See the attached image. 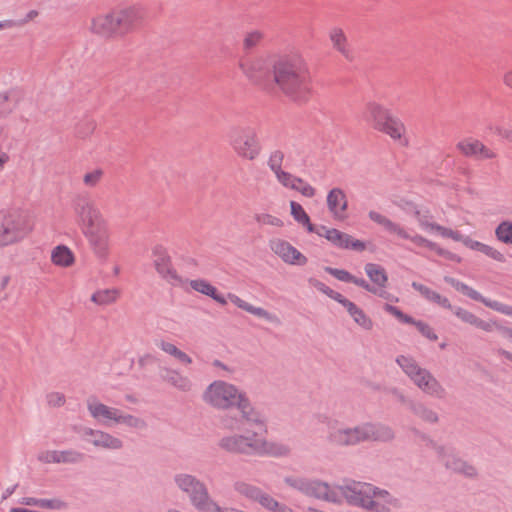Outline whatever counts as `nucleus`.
<instances>
[{"label": "nucleus", "instance_id": "51", "mask_svg": "<svg viewBox=\"0 0 512 512\" xmlns=\"http://www.w3.org/2000/svg\"><path fill=\"white\" fill-rule=\"evenodd\" d=\"M103 175L104 171L101 168L93 169L83 175V183L86 187L94 188L101 182Z\"/></svg>", "mask_w": 512, "mask_h": 512}, {"label": "nucleus", "instance_id": "11", "mask_svg": "<svg viewBox=\"0 0 512 512\" xmlns=\"http://www.w3.org/2000/svg\"><path fill=\"white\" fill-rule=\"evenodd\" d=\"M283 481L287 486L299 491L307 497L336 504L341 503V498L336 488H331L326 482L299 476H286Z\"/></svg>", "mask_w": 512, "mask_h": 512}, {"label": "nucleus", "instance_id": "9", "mask_svg": "<svg viewBox=\"0 0 512 512\" xmlns=\"http://www.w3.org/2000/svg\"><path fill=\"white\" fill-rule=\"evenodd\" d=\"M229 144L239 158L247 161L256 160L262 152L258 133L251 126L233 128L229 134Z\"/></svg>", "mask_w": 512, "mask_h": 512}, {"label": "nucleus", "instance_id": "35", "mask_svg": "<svg viewBox=\"0 0 512 512\" xmlns=\"http://www.w3.org/2000/svg\"><path fill=\"white\" fill-rule=\"evenodd\" d=\"M20 503L27 506H37L51 510H63L67 508V503L59 498L37 499L34 497H24L21 499Z\"/></svg>", "mask_w": 512, "mask_h": 512}, {"label": "nucleus", "instance_id": "1", "mask_svg": "<svg viewBox=\"0 0 512 512\" xmlns=\"http://www.w3.org/2000/svg\"><path fill=\"white\" fill-rule=\"evenodd\" d=\"M234 407L239 416L227 413L220 417V428L226 433L217 440V448L226 454L236 456H257L282 458L291 455V447L278 440H270L256 431L236 432L241 423L266 430L268 419L266 414L253 405L245 391Z\"/></svg>", "mask_w": 512, "mask_h": 512}, {"label": "nucleus", "instance_id": "39", "mask_svg": "<svg viewBox=\"0 0 512 512\" xmlns=\"http://www.w3.org/2000/svg\"><path fill=\"white\" fill-rule=\"evenodd\" d=\"M155 345L164 353L174 357L182 364L189 365L192 363V358L171 342L165 340H157Z\"/></svg>", "mask_w": 512, "mask_h": 512}, {"label": "nucleus", "instance_id": "54", "mask_svg": "<svg viewBox=\"0 0 512 512\" xmlns=\"http://www.w3.org/2000/svg\"><path fill=\"white\" fill-rule=\"evenodd\" d=\"M255 502H258L263 508L275 512L280 502H278L275 498H273L268 493L264 492L262 489L256 498Z\"/></svg>", "mask_w": 512, "mask_h": 512}, {"label": "nucleus", "instance_id": "42", "mask_svg": "<svg viewBox=\"0 0 512 512\" xmlns=\"http://www.w3.org/2000/svg\"><path fill=\"white\" fill-rule=\"evenodd\" d=\"M290 213L296 222L306 227L308 232L315 233L317 227L310 222L308 214L298 202L290 201Z\"/></svg>", "mask_w": 512, "mask_h": 512}, {"label": "nucleus", "instance_id": "12", "mask_svg": "<svg viewBox=\"0 0 512 512\" xmlns=\"http://www.w3.org/2000/svg\"><path fill=\"white\" fill-rule=\"evenodd\" d=\"M368 217L371 221L383 227V229L390 235L400 240H408L418 247H425L428 249L436 248V243L423 237L417 233H411L400 223L394 222L385 215L371 210L368 213Z\"/></svg>", "mask_w": 512, "mask_h": 512}, {"label": "nucleus", "instance_id": "59", "mask_svg": "<svg viewBox=\"0 0 512 512\" xmlns=\"http://www.w3.org/2000/svg\"><path fill=\"white\" fill-rule=\"evenodd\" d=\"M438 234L444 238H451L454 241L462 242L464 245H465V239L468 238V236H464L460 232L452 230V229L444 227V226H441Z\"/></svg>", "mask_w": 512, "mask_h": 512}, {"label": "nucleus", "instance_id": "49", "mask_svg": "<svg viewBox=\"0 0 512 512\" xmlns=\"http://www.w3.org/2000/svg\"><path fill=\"white\" fill-rule=\"evenodd\" d=\"M496 238L507 245L512 244V222L503 221L495 229Z\"/></svg>", "mask_w": 512, "mask_h": 512}, {"label": "nucleus", "instance_id": "64", "mask_svg": "<svg viewBox=\"0 0 512 512\" xmlns=\"http://www.w3.org/2000/svg\"><path fill=\"white\" fill-rule=\"evenodd\" d=\"M6 227L4 225L3 214L0 213V247H4L10 245L9 233L6 232Z\"/></svg>", "mask_w": 512, "mask_h": 512}, {"label": "nucleus", "instance_id": "48", "mask_svg": "<svg viewBox=\"0 0 512 512\" xmlns=\"http://www.w3.org/2000/svg\"><path fill=\"white\" fill-rule=\"evenodd\" d=\"M285 153L281 149L272 150L267 158V167L272 173L283 169Z\"/></svg>", "mask_w": 512, "mask_h": 512}, {"label": "nucleus", "instance_id": "50", "mask_svg": "<svg viewBox=\"0 0 512 512\" xmlns=\"http://www.w3.org/2000/svg\"><path fill=\"white\" fill-rule=\"evenodd\" d=\"M264 39V33L260 30H251L244 35L243 48L251 50L261 44Z\"/></svg>", "mask_w": 512, "mask_h": 512}, {"label": "nucleus", "instance_id": "6", "mask_svg": "<svg viewBox=\"0 0 512 512\" xmlns=\"http://www.w3.org/2000/svg\"><path fill=\"white\" fill-rule=\"evenodd\" d=\"M86 409L92 420L106 427L123 426L135 432H141L148 428V423L143 417L109 406L97 396H90L86 399Z\"/></svg>", "mask_w": 512, "mask_h": 512}, {"label": "nucleus", "instance_id": "22", "mask_svg": "<svg viewBox=\"0 0 512 512\" xmlns=\"http://www.w3.org/2000/svg\"><path fill=\"white\" fill-rule=\"evenodd\" d=\"M269 247L286 264L303 266L308 261L305 255L283 239L270 240Z\"/></svg>", "mask_w": 512, "mask_h": 512}, {"label": "nucleus", "instance_id": "21", "mask_svg": "<svg viewBox=\"0 0 512 512\" xmlns=\"http://www.w3.org/2000/svg\"><path fill=\"white\" fill-rule=\"evenodd\" d=\"M315 233L327 239L332 245L340 249H352L355 251H363L366 245L363 241L354 239L347 233H344L335 228H328L326 226H319Z\"/></svg>", "mask_w": 512, "mask_h": 512}, {"label": "nucleus", "instance_id": "4", "mask_svg": "<svg viewBox=\"0 0 512 512\" xmlns=\"http://www.w3.org/2000/svg\"><path fill=\"white\" fill-rule=\"evenodd\" d=\"M142 19L139 8L126 7L95 15L91 18L88 29L96 36L114 39L133 32Z\"/></svg>", "mask_w": 512, "mask_h": 512}, {"label": "nucleus", "instance_id": "46", "mask_svg": "<svg viewBox=\"0 0 512 512\" xmlns=\"http://www.w3.org/2000/svg\"><path fill=\"white\" fill-rule=\"evenodd\" d=\"M254 220L259 227L271 226L276 228H282L284 226V222L282 219L266 212L256 213L254 215Z\"/></svg>", "mask_w": 512, "mask_h": 512}, {"label": "nucleus", "instance_id": "26", "mask_svg": "<svg viewBox=\"0 0 512 512\" xmlns=\"http://www.w3.org/2000/svg\"><path fill=\"white\" fill-rule=\"evenodd\" d=\"M327 208L334 219L344 220L348 208V200L341 188L331 189L326 197Z\"/></svg>", "mask_w": 512, "mask_h": 512}, {"label": "nucleus", "instance_id": "16", "mask_svg": "<svg viewBox=\"0 0 512 512\" xmlns=\"http://www.w3.org/2000/svg\"><path fill=\"white\" fill-rule=\"evenodd\" d=\"M336 490L341 500L366 510L371 503V495H374V485L365 482L350 481L337 486Z\"/></svg>", "mask_w": 512, "mask_h": 512}, {"label": "nucleus", "instance_id": "56", "mask_svg": "<svg viewBox=\"0 0 512 512\" xmlns=\"http://www.w3.org/2000/svg\"><path fill=\"white\" fill-rule=\"evenodd\" d=\"M411 324L416 326L418 331L427 339H429L431 341H436L438 339L437 334L434 332V330L432 329V327H430L429 324H427L423 321H420V320H415V319H414V322Z\"/></svg>", "mask_w": 512, "mask_h": 512}, {"label": "nucleus", "instance_id": "53", "mask_svg": "<svg viewBox=\"0 0 512 512\" xmlns=\"http://www.w3.org/2000/svg\"><path fill=\"white\" fill-rule=\"evenodd\" d=\"M308 283L310 286L316 288L318 291L322 292L323 294L327 295L331 299L338 302V299H340L343 295L332 290L330 287L326 286L321 281L317 280L316 278H309Z\"/></svg>", "mask_w": 512, "mask_h": 512}, {"label": "nucleus", "instance_id": "7", "mask_svg": "<svg viewBox=\"0 0 512 512\" xmlns=\"http://www.w3.org/2000/svg\"><path fill=\"white\" fill-rule=\"evenodd\" d=\"M363 116L366 122L375 130L388 135L391 139L402 145L408 144V140L405 137V124L380 103L375 101L368 102L365 105Z\"/></svg>", "mask_w": 512, "mask_h": 512}, {"label": "nucleus", "instance_id": "33", "mask_svg": "<svg viewBox=\"0 0 512 512\" xmlns=\"http://www.w3.org/2000/svg\"><path fill=\"white\" fill-rule=\"evenodd\" d=\"M329 39L333 48L343 55L346 59L351 60L352 54L348 47L347 37L341 28L334 27L329 32Z\"/></svg>", "mask_w": 512, "mask_h": 512}, {"label": "nucleus", "instance_id": "18", "mask_svg": "<svg viewBox=\"0 0 512 512\" xmlns=\"http://www.w3.org/2000/svg\"><path fill=\"white\" fill-rule=\"evenodd\" d=\"M3 220L11 244L23 240L33 229L32 219L27 212L14 211L3 214Z\"/></svg>", "mask_w": 512, "mask_h": 512}, {"label": "nucleus", "instance_id": "62", "mask_svg": "<svg viewBox=\"0 0 512 512\" xmlns=\"http://www.w3.org/2000/svg\"><path fill=\"white\" fill-rule=\"evenodd\" d=\"M47 404L51 407H61L65 404V396L60 392H51L46 396Z\"/></svg>", "mask_w": 512, "mask_h": 512}, {"label": "nucleus", "instance_id": "44", "mask_svg": "<svg viewBox=\"0 0 512 512\" xmlns=\"http://www.w3.org/2000/svg\"><path fill=\"white\" fill-rule=\"evenodd\" d=\"M198 479V477L188 472H178L173 475L172 481L175 488L184 495L188 489L197 484Z\"/></svg>", "mask_w": 512, "mask_h": 512}, {"label": "nucleus", "instance_id": "57", "mask_svg": "<svg viewBox=\"0 0 512 512\" xmlns=\"http://www.w3.org/2000/svg\"><path fill=\"white\" fill-rule=\"evenodd\" d=\"M384 310L386 312H388L389 314L393 315L394 317H396L399 321L403 322V323H407V324H410V323H413L414 322V318H412L411 316L407 315V314H404L399 308H397L396 306H393L391 304H385L384 305Z\"/></svg>", "mask_w": 512, "mask_h": 512}, {"label": "nucleus", "instance_id": "36", "mask_svg": "<svg viewBox=\"0 0 512 512\" xmlns=\"http://www.w3.org/2000/svg\"><path fill=\"white\" fill-rule=\"evenodd\" d=\"M410 412L420 420L429 424H436L439 421L437 412L420 401L415 400L414 403H411Z\"/></svg>", "mask_w": 512, "mask_h": 512}, {"label": "nucleus", "instance_id": "24", "mask_svg": "<svg viewBox=\"0 0 512 512\" xmlns=\"http://www.w3.org/2000/svg\"><path fill=\"white\" fill-rule=\"evenodd\" d=\"M25 90L18 86L0 91V119L9 117L24 101Z\"/></svg>", "mask_w": 512, "mask_h": 512}, {"label": "nucleus", "instance_id": "29", "mask_svg": "<svg viewBox=\"0 0 512 512\" xmlns=\"http://www.w3.org/2000/svg\"><path fill=\"white\" fill-rule=\"evenodd\" d=\"M227 297L238 308H240V309H242V310H244V311H246V312H248V313H250V314H252L254 316L262 318V319H264L267 322L272 323V324H279L280 323V320H279L278 316H276L275 314L265 310L264 308L256 307V306H254V305L244 301L239 296H237L235 294H232V293H229Z\"/></svg>", "mask_w": 512, "mask_h": 512}, {"label": "nucleus", "instance_id": "45", "mask_svg": "<svg viewBox=\"0 0 512 512\" xmlns=\"http://www.w3.org/2000/svg\"><path fill=\"white\" fill-rule=\"evenodd\" d=\"M119 297V291L115 288L98 290L91 296V301L97 305L105 306L114 303Z\"/></svg>", "mask_w": 512, "mask_h": 512}, {"label": "nucleus", "instance_id": "58", "mask_svg": "<svg viewBox=\"0 0 512 512\" xmlns=\"http://www.w3.org/2000/svg\"><path fill=\"white\" fill-rule=\"evenodd\" d=\"M38 461L44 464H58V450H45L38 454Z\"/></svg>", "mask_w": 512, "mask_h": 512}, {"label": "nucleus", "instance_id": "32", "mask_svg": "<svg viewBox=\"0 0 512 512\" xmlns=\"http://www.w3.org/2000/svg\"><path fill=\"white\" fill-rule=\"evenodd\" d=\"M411 286L413 289L418 291L427 301L435 303L442 308L453 309V306L447 297L440 295L438 292L430 289L429 287L418 282H412Z\"/></svg>", "mask_w": 512, "mask_h": 512}, {"label": "nucleus", "instance_id": "17", "mask_svg": "<svg viewBox=\"0 0 512 512\" xmlns=\"http://www.w3.org/2000/svg\"><path fill=\"white\" fill-rule=\"evenodd\" d=\"M153 265L158 275L172 286H183L184 279L178 274L172 264L168 251L162 246H156L152 251Z\"/></svg>", "mask_w": 512, "mask_h": 512}, {"label": "nucleus", "instance_id": "43", "mask_svg": "<svg viewBox=\"0 0 512 512\" xmlns=\"http://www.w3.org/2000/svg\"><path fill=\"white\" fill-rule=\"evenodd\" d=\"M232 487L234 492L237 493L239 496L251 501H255L261 491V488L253 484H250L244 480L234 481Z\"/></svg>", "mask_w": 512, "mask_h": 512}, {"label": "nucleus", "instance_id": "2", "mask_svg": "<svg viewBox=\"0 0 512 512\" xmlns=\"http://www.w3.org/2000/svg\"><path fill=\"white\" fill-rule=\"evenodd\" d=\"M72 211L93 253L105 259L110 247V231L97 203L88 194H77L72 200Z\"/></svg>", "mask_w": 512, "mask_h": 512}, {"label": "nucleus", "instance_id": "37", "mask_svg": "<svg viewBox=\"0 0 512 512\" xmlns=\"http://www.w3.org/2000/svg\"><path fill=\"white\" fill-rule=\"evenodd\" d=\"M324 270L340 281L354 283L355 285L365 289L366 291H372V289L370 288V284L365 279L357 278L346 270L336 269L332 267H325Z\"/></svg>", "mask_w": 512, "mask_h": 512}, {"label": "nucleus", "instance_id": "25", "mask_svg": "<svg viewBox=\"0 0 512 512\" xmlns=\"http://www.w3.org/2000/svg\"><path fill=\"white\" fill-rule=\"evenodd\" d=\"M400 500L389 491L374 486V495H371V503L368 510L372 512H391L400 508Z\"/></svg>", "mask_w": 512, "mask_h": 512}, {"label": "nucleus", "instance_id": "28", "mask_svg": "<svg viewBox=\"0 0 512 512\" xmlns=\"http://www.w3.org/2000/svg\"><path fill=\"white\" fill-rule=\"evenodd\" d=\"M338 303L346 309L350 317L359 327L366 331L372 330L374 326L372 319L359 306L344 296L338 299Z\"/></svg>", "mask_w": 512, "mask_h": 512}, {"label": "nucleus", "instance_id": "61", "mask_svg": "<svg viewBox=\"0 0 512 512\" xmlns=\"http://www.w3.org/2000/svg\"><path fill=\"white\" fill-rule=\"evenodd\" d=\"M96 128V123L93 120L87 119L80 123L77 127V134L84 138L91 134Z\"/></svg>", "mask_w": 512, "mask_h": 512}, {"label": "nucleus", "instance_id": "60", "mask_svg": "<svg viewBox=\"0 0 512 512\" xmlns=\"http://www.w3.org/2000/svg\"><path fill=\"white\" fill-rule=\"evenodd\" d=\"M485 306L489 307L497 312H500L502 314L512 316V306L503 304L498 301L490 300V299L485 301Z\"/></svg>", "mask_w": 512, "mask_h": 512}, {"label": "nucleus", "instance_id": "30", "mask_svg": "<svg viewBox=\"0 0 512 512\" xmlns=\"http://www.w3.org/2000/svg\"><path fill=\"white\" fill-rule=\"evenodd\" d=\"M184 281H185L184 284L188 283L194 291L211 297L214 301H216L217 303H219L221 305L227 304L226 298L224 296H222L221 294H219L217 292L216 287L211 285L207 280H205V279H194V280L184 279Z\"/></svg>", "mask_w": 512, "mask_h": 512}, {"label": "nucleus", "instance_id": "20", "mask_svg": "<svg viewBox=\"0 0 512 512\" xmlns=\"http://www.w3.org/2000/svg\"><path fill=\"white\" fill-rule=\"evenodd\" d=\"M184 495L198 512H219L218 503L211 497L207 485L201 479H198L197 484L188 489Z\"/></svg>", "mask_w": 512, "mask_h": 512}, {"label": "nucleus", "instance_id": "23", "mask_svg": "<svg viewBox=\"0 0 512 512\" xmlns=\"http://www.w3.org/2000/svg\"><path fill=\"white\" fill-rule=\"evenodd\" d=\"M456 147L464 156L480 161L493 160L498 156L493 149L476 138L463 139L457 143Z\"/></svg>", "mask_w": 512, "mask_h": 512}, {"label": "nucleus", "instance_id": "3", "mask_svg": "<svg viewBox=\"0 0 512 512\" xmlns=\"http://www.w3.org/2000/svg\"><path fill=\"white\" fill-rule=\"evenodd\" d=\"M273 90L275 87L292 102L304 104L311 97L310 77L304 60L299 56H288L273 65Z\"/></svg>", "mask_w": 512, "mask_h": 512}, {"label": "nucleus", "instance_id": "31", "mask_svg": "<svg viewBox=\"0 0 512 512\" xmlns=\"http://www.w3.org/2000/svg\"><path fill=\"white\" fill-rule=\"evenodd\" d=\"M452 310L463 322L473 325L483 331L491 332L494 329V326H496V321H484L461 307H456Z\"/></svg>", "mask_w": 512, "mask_h": 512}, {"label": "nucleus", "instance_id": "15", "mask_svg": "<svg viewBox=\"0 0 512 512\" xmlns=\"http://www.w3.org/2000/svg\"><path fill=\"white\" fill-rule=\"evenodd\" d=\"M245 77L266 92L273 91V84L264 75L268 71L267 61L262 56L243 57L238 64Z\"/></svg>", "mask_w": 512, "mask_h": 512}, {"label": "nucleus", "instance_id": "63", "mask_svg": "<svg viewBox=\"0 0 512 512\" xmlns=\"http://www.w3.org/2000/svg\"><path fill=\"white\" fill-rule=\"evenodd\" d=\"M390 394L393 395L395 397V399L400 403V404H403V405H406L408 407V409L410 410L411 409V403H414L415 400L409 398L408 396H406L401 390H399L398 388H392L390 390Z\"/></svg>", "mask_w": 512, "mask_h": 512}, {"label": "nucleus", "instance_id": "47", "mask_svg": "<svg viewBox=\"0 0 512 512\" xmlns=\"http://www.w3.org/2000/svg\"><path fill=\"white\" fill-rule=\"evenodd\" d=\"M58 464H78L85 456L82 452L75 449L58 450Z\"/></svg>", "mask_w": 512, "mask_h": 512}, {"label": "nucleus", "instance_id": "41", "mask_svg": "<svg viewBox=\"0 0 512 512\" xmlns=\"http://www.w3.org/2000/svg\"><path fill=\"white\" fill-rule=\"evenodd\" d=\"M465 246L471 250L479 251L496 261H504V256L500 251L496 250L495 248L489 245L473 240L469 236L467 239H465Z\"/></svg>", "mask_w": 512, "mask_h": 512}, {"label": "nucleus", "instance_id": "55", "mask_svg": "<svg viewBox=\"0 0 512 512\" xmlns=\"http://www.w3.org/2000/svg\"><path fill=\"white\" fill-rule=\"evenodd\" d=\"M455 289L457 291L462 292L464 295L468 296L469 298L483 303L484 305H485V301L488 300L487 298L483 297L478 291L474 290L473 288L469 287L468 285H466L460 281L457 283Z\"/></svg>", "mask_w": 512, "mask_h": 512}, {"label": "nucleus", "instance_id": "13", "mask_svg": "<svg viewBox=\"0 0 512 512\" xmlns=\"http://www.w3.org/2000/svg\"><path fill=\"white\" fill-rule=\"evenodd\" d=\"M81 440L96 450L120 451L124 448V441L118 436L98 428L88 426L79 430Z\"/></svg>", "mask_w": 512, "mask_h": 512}, {"label": "nucleus", "instance_id": "52", "mask_svg": "<svg viewBox=\"0 0 512 512\" xmlns=\"http://www.w3.org/2000/svg\"><path fill=\"white\" fill-rule=\"evenodd\" d=\"M274 174L275 179L277 182L283 186L284 188L291 189L296 188L295 187V175L285 171L284 169H280L279 171H276Z\"/></svg>", "mask_w": 512, "mask_h": 512}, {"label": "nucleus", "instance_id": "40", "mask_svg": "<svg viewBox=\"0 0 512 512\" xmlns=\"http://www.w3.org/2000/svg\"><path fill=\"white\" fill-rule=\"evenodd\" d=\"M364 269L373 284L379 288L386 287L388 282V275L382 266L375 263H367Z\"/></svg>", "mask_w": 512, "mask_h": 512}, {"label": "nucleus", "instance_id": "14", "mask_svg": "<svg viewBox=\"0 0 512 512\" xmlns=\"http://www.w3.org/2000/svg\"><path fill=\"white\" fill-rule=\"evenodd\" d=\"M429 442L435 450L438 460L446 469L469 478L477 476V469L461 458L453 447L439 445L432 440H429Z\"/></svg>", "mask_w": 512, "mask_h": 512}, {"label": "nucleus", "instance_id": "34", "mask_svg": "<svg viewBox=\"0 0 512 512\" xmlns=\"http://www.w3.org/2000/svg\"><path fill=\"white\" fill-rule=\"evenodd\" d=\"M51 261L58 267L67 268L74 264L75 257L69 247L58 245L51 252Z\"/></svg>", "mask_w": 512, "mask_h": 512}, {"label": "nucleus", "instance_id": "38", "mask_svg": "<svg viewBox=\"0 0 512 512\" xmlns=\"http://www.w3.org/2000/svg\"><path fill=\"white\" fill-rule=\"evenodd\" d=\"M413 215L416 218L419 227L427 232H439V229L441 228V225L435 223L433 221V216L431 215L430 211L427 209H421L419 207H415L413 211Z\"/></svg>", "mask_w": 512, "mask_h": 512}, {"label": "nucleus", "instance_id": "19", "mask_svg": "<svg viewBox=\"0 0 512 512\" xmlns=\"http://www.w3.org/2000/svg\"><path fill=\"white\" fill-rule=\"evenodd\" d=\"M184 495L198 512H219L218 503L211 497L207 485L201 479H198L197 484L188 489Z\"/></svg>", "mask_w": 512, "mask_h": 512}, {"label": "nucleus", "instance_id": "5", "mask_svg": "<svg viewBox=\"0 0 512 512\" xmlns=\"http://www.w3.org/2000/svg\"><path fill=\"white\" fill-rule=\"evenodd\" d=\"M394 438L395 432L390 426L374 422L332 429L327 435L328 442L338 447H351L363 442H389Z\"/></svg>", "mask_w": 512, "mask_h": 512}, {"label": "nucleus", "instance_id": "8", "mask_svg": "<svg viewBox=\"0 0 512 512\" xmlns=\"http://www.w3.org/2000/svg\"><path fill=\"white\" fill-rule=\"evenodd\" d=\"M396 363L410 381L424 394L436 399L446 397L447 391L444 386L428 369L422 367L413 357L399 355L396 358Z\"/></svg>", "mask_w": 512, "mask_h": 512}, {"label": "nucleus", "instance_id": "10", "mask_svg": "<svg viewBox=\"0 0 512 512\" xmlns=\"http://www.w3.org/2000/svg\"><path fill=\"white\" fill-rule=\"evenodd\" d=\"M242 392L243 390L230 382L215 380L203 391L202 400L214 409L228 410L234 407Z\"/></svg>", "mask_w": 512, "mask_h": 512}, {"label": "nucleus", "instance_id": "27", "mask_svg": "<svg viewBox=\"0 0 512 512\" xmlns=\"http://www.w3.org/2000/svg\"><path fill=\"white\" fill-rule=\"evenodd\" d=\"M160 373L163 382L178 391L189 392L193 388L192 380L178 369L164 367Z\"/></svg>", "mask_w": 512, "mask_h": 512}]
</instances>
